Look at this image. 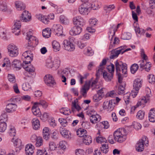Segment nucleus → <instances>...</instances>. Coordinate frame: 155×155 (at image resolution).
I'll return each mask as SVG.
<instances>
[{"label":"nucleus","mask_w":155,"mask_h":155,"mask_svg":"<svg viewBox=\"0 0 155 155\" xmlns=\"http://www.w3.org/2000/svg\"><path fill=\"white\" fill-rule=\"evenodd\" d=\"M96 140L97 143H101V145L105 142H107V140L100 134L99 136L96 137Z\"/></svg>","instance_id":"41"},{"label":"nucleus","mask_w":155,"mask_h":155,"mask_svg":"<svg viewBox=\"0 0 155 155\" xmlns=\"http://www.w3.org/2000/svg\"><path fill=\"white\" fill-rule=\"evenodd\" d=\"M96 128H97L98 130V132L97 133V134H100V130H102L104 128V125H103V124L102 122H98L97 123V124L96 125Z\"/></svg>","instance_id":"45"},{"label":"nucleus","mask_w":155,"mask_h":155,"mask_svg":"<svg viewBox=\"0 0 155 155\" xmlns=\"http://www.w3.org/2000/svg\"><path fill=\"white\" fill-rule=\"evenodd\" d=\"M43 137L46 140H48L49 138V130L47 127H45L43 130Z\"/></svg>","instance_id":"27"},{"label":"nucleus","mask_w":155,"mask_h":155,"mask_svg":"<svg viewBox=\"0 0 155 155\" xmlns=\"http://www.w3.org/2000/svg\"><path fill=\"white\" fill-rule=\"evenodd\" d=\"M130 97V94H126L124 96V100L127 104H128L129 103Z\"/></svg>","instance_id":"62"},{"label":"nucleus","mask_w":155,"mask_h":155,"mask_svg":"<svg viewBox=\"0 0 155 155\" xmlns=\"http://www.w3.org/2000/svg\"><path fill=\"white\" fill-rule=\"evenodd\" d=\"M109 148L108 143L107 142H105L101 145V150L103 153L106 154L109 151Z\"/></svg>","instance_id":"36"},{"label":"nucleus","mask_w":155,"mask_h":155,"mask_svg":"<svg viewBox=\"0 0 155 155\" xmlns=\"http://www.w3.org/2000/svg\"><path fill=\"white\" fill-rule=\"evenodd\" d=\"M101 71V69H100L97 71V72L96 74V78L95 80H93L92 82L91 81V87L92 88V90H94L96 89H97L99 88V87H97V84L98 82V79L100 75V72H99Z\"/></svg>","instance_id":"14"},{"label":"nucleus","mask_w":155,"mask_h":155,"mask_svg":"<svg viewBox=\"0 0 155 155\" xmlns=\"http://www.w3.org/2000/svg\"><path fill=\"white\" fill-rule=\"evenodd\" d=\"M125 86H123L122 85L119 86L118 90V92L119 94H123L124 93V90Z\"/></svg>","instance_id":"55"},{"label":"nucleus","mask_w":155,"mask_h":155,"mask_svg":"<svg viewBox=\"0 0 155 155\" xmlns=\"http://www.w3.org/2000/svg\"><path fill=\"white\" fill-rule=\"evenodd\" d=\"M149 82L151 84H153L155 82V76L153 74H150L148 76Z\"/></svg>","instance_id":"53"},{"label":"nucleus","mask_w":155,"mask_h":155,"mask_svg":"<svg viewBox=\"0 0 155 155\" xmlns=\"http://www.w3.org/2000/svg\"><path fill=\"white\" fill-rule=\"evenodd\" d=\"M15 5L16 8L18 10H24L25 8V6L22 2L20 1L15 2Z\"/></svg>","instance_id":"29"},{"label":"nucleus","mask_w":155,"mask_h":155,"mask_svg":"<svg viewBox=\"0 0 155 155\" xmlns=\"http://www.w3.org/2000/svg\"><path fill=\"white\" fill-rule=\"evenodd\" d=\"M43 140L42 137H38V138L35 143L36 147H39L42 146L43 144Z\"/></svg>","instance_id":"47"},{"label":"nucleus","mask_w":155,"mask_h":155,"mask_svg":"<svg viewBox=\"0 0 155 155\" xmlns=\"http://www.w3.org/2000/svg\"><path fill=\"white\" fill-rule=\"evenodd\" d=\"M103 78L106 81H110L113 79L114 74L106 71L103 73Z\"/></svg>","instance_id":"25"},{"label":"nucleus","mask_w":155,"mask_h":155,"mask_svg":"<svg viewBox=\"0 0 155 155\" xmlns=\"http://www.w3.org/2000/svg\"><path fill=\"white\" fill-rule=\"evenodd\" d=\"M114 64L116 68V74L118 75L119 82H122L121 73L123 74H126L127 73V67L126 64L124 63L122 61H116Z\"/></svg>","instance_id":"1"},{"label":"nucleus","mask_w":155,"mask_h":155,"mask_svg":"<svg viewBox=\"0 0 155 155\" xmlns=\"http://www.w3.org/2000/svg\"><path fill=\"white\" fill-rule=\"evenodd\" d=\"M31 32H28L26 35V39L28 40V45L26 47L27 49L33 50L34 47L38 44V40L36 38L30 35Z\"/></svg>","instance_id":"4"},{"label":"nucleus","mask_w":155,"mask_h":155,"mask_svg":"<svg viewBox=\"0 0 155 155\" xmlns=\"http://www.w3.org/2000/svg\"><path fill=\"white\" fill-rule=\"evenodd\" d=\"M107 68L109 73L114 74L115 70V66L114 64H111L110 65L108 66Z\"/></svg>","instance_id":"50"},{"label":"nucleus","mask_w":155,"mask_h":155,"mask_svg":"<svg viewBox=\"0 0 155 155\" xmlns=\"http://www.w3.org/2000/svg\"><path fill=\"white\" fill-rule=\"evenodd\" d=\"M73 22L74 24L83 26L85 25L86 21L80 16H77L73 18Z\"/></svg>","instance_id":"13"},{"label":"nucleus","mask_w":155,"mask_h":155,"mask_svg":"<svg viewBox=\"0 0 155 155\" xmlns=\"http://www.w3.org/2000/svg\"><path fill=\"white\" fill-rule=\"evenodd\" d=\"M115 101L114 99H112L109 101H105L103 103V108L107 111L110 112L114 109Z\"/></svg>","instance_id":"8"},{"label":"nucleus","mask_w":155,"mask_h":155,"mask_svg":"<svg viewBox=\"0 0 155 155\" xmlns=\"http://www.w3.org/2000/svg\"><path fill=\"white\" fill-rule=\"evenodd\" d=\"M53 48L55 51H59L60 48V45L58 42L56 41H54L52 43Z\"/></svg>","instance_id":"39"},{"label":"nucleus","mask_w":155,"mask_h":155,"mask_svg":"<svg viewBox=\"0 0 155 155\" xmlns=\"http://www.w3.org/2000/svg\"><path fill=\"white\" fill-rule=\"evenodd\" d=\"M8 116L7 112L5 111L2 112L1 115V122H5L7 120Z\"/></svg>","instance_id":"43"},{"label":"nucleus","mask_w":155,"mask_h":155,"mask_svg":"<svg viewBox=\"0 0 155 155\" xmlns=\"http://www.w3.org/2000/svg\"><path fill=\"white\" fill-rule=\"evenodd\" d=\"M32 127L34 129L37 130L40 127V122L38 118L33 119L32 120Z\"/></svg>","instance_id":"28"},{"label":"nucleus","mask_w":155,"mask_h":155,"mask_svg":"<svg viewBox=\"0 0 155 155\" xmlns=\"http://www.w3.org/2000/svg\"><path fill=\"white\" fill-rule=\"evenodd\" d=\"M8 54L12 57L17 56L18 54V47L13 44H10L7 46Z\"/></svg>","instance_id":"7"},{"label":"nucleus","mask_w":155,"mask_h":155,"mask_svg":"<svg viewBox=\"0 0 155 155\" xmlns=\"http://www.w3.org/2000/svg\"><path fill=\"white\" fill-rule=\"evenodd\" d=\"M34 147L32 144H28L25 147V152L27 155H32L34 153Z\"/></svg>","instance_id":"23"},{"label":"nucleus","mask_w":155,"mask_h":155,"mask_svg":"<svg viewBox=\"0 0 155 155\" xmlns=\"http://www.w3.org/2000/svg\"><path fill=\"white\" fill-rule=\"evenodd\" d=\"M148 142L147 137L146 136H143L136 144L135 148L136 151L138 152L143 151L144 149V145L147 146L148 145Z\"/></svg>","instance_id":"5"},{"label":"nucleus","mask_w":155,"mask_h":155,"mask_svg":"<svg viewBox=\"0 0 155 155\" xmlns=\"http://www.w3.org/2000/svg\"><path fill=\"white\" fill-rule=\"evenodd\" d=\"M12 141L13 143L15 146H18V147L21 145V141L19 139H16L13 137L12 139Z\"/></svg>","instance_id":"44"},{"label":"nucleus","mask_w":155,"mask_h":155,"mask_svg":"<svg viewBox=\"0 0 155 155\" xmlns=\"http://www.w3.org/2000/svg\"><path fill=\"white\" fill-rule=\"evenodd\" d=\"M45 83L47 86L54 87L56 85V82L52 76L50 74L46 75L44 78Z\"/></svg>","instance_id":"10"},{"label":"nucleus","mask_w":155,"mask_h":155,"mask_svg":"<svg viewBox=\"0 0 155 155\" xmlns=\"http://www.w3.org/2000/svg\"><path fill=\"white\" fill-rule=\"evenodd\" d=\"M83 140L84 143L87 145H89L92 143L91 137L87 134L84 136V137L83 138Z\"/></svg>","instance_id":"31"},{"label":"nucleus","mask_w":155,"mask_h":155,"mask_svg":"<svg viewBox=\"0 0 155 155\" xmlns=\"http://www.w3.org/2000/svg\"><path fill=\"white\" fill-rule=\"evenodd\" d=\"M31 88V85L27 82L24 83L22 85V88L25 91H27Z\"/></svg>","instance_id":"51"},{"label":"nucleus","mask_w":155,"mask_h":155,"mask_svg":"<svg viewBox=\"0 0 155 155\" xmlns=\"http://www.w3.org/2000/svg\"><path fill=\"white\" fill-rule=\"evenodd\" d=\"M25 61L24 62V64H28L30 63L31 61H32L33 59V57H28L25 58Z\"/></svg>","instance_id":"64"},{"label":"nucleus","mask_w":155,"mask_h":155,"mask_svg":"<svg viewBox=\"0 0 155 155\" xmlns=\"http://www.w3.org/2000/svg\"><path fill=\"white\" fill-rule=\"evenodd\" d=\"M23 67L25 70L28 71L30 74L33 75L35 73V68L31 65H27L23 64Z\"/></svg>","instance_id":"22"},{"label":"nucleus","mask_w":155,"mask_h":155,"mask_svg":"<svg viewBox=\"0 0 155 155\" xmlns=\"http://www.w3.org/2000/svg\"><path fill=\"white\" fill-rule=\"evenodd\" d=\"M67 145V143L64 141H61L59 143V148H61L64 150L66 148V146Z\"/></svg>","instance_id":"52"},{"label":"nucleus","mask_w":155,"mask_h":155,"mask_svg":"<svg viewBox=\"0 0 155 155\" xmlns=\"http://www.w3.org/2000/svg\"><path fill=\"white\" fill-rule=\"evenodd\" d=\"M143 84V80L139 78H137L135 79L133 83V87L134 90H139Z\"/></svg>","instance_id":"16"},{"label":"nucleus","mask_w":155,"mask_h":155,"mask_svg":"<svg viewBox=\"0 0 155 155\" xmlns=\"http://www.w3.org/2000/svg\"><path fill=\"white\" fill-rule=\"evenodd\" d=\"M151 95L150 94H147L145 97H143L141 98L140 101H139L136 105L134 106L131 108V111H134L136 108L140 106L143 105L148 101H150V98Z\"/></svg>","instance_id":"9"},{"label":"nucleus","mask_w":155,"mask_h":155,"mask_svg":"<svg viewBox=\"0 0 155 155\" xmlns=\"http://www.w3.org/2000/svg\"><path fill=\"white\" fill-rule=\"evenodd\" d=\"M138 68V66L137 64H133L130 67V71L132 73H135Z\"/></svg>","instance_id":"49"},{"label":"nucleus","mask_w":155,"mask_h":155,"mask_svg":"<svg viewBox=\"0 0 155 155\" xmlns=\"http://www.w3.org/2000/svg\"><path fill=\"white\" fill-rule=\"evenodd\" d=\"M61 134L63 137L66 138H70L71 136V134L69 131L63 130L61 132Z\"/></svg>","instance_id":"42"},{"label":"nucleus","mask_w":155,"mask_h":155,"mask_svg":"<svg viewBox=\"0 0 155 155\" xmlns=\"http://www.w3.org/2000/svg\"><path fill=\"white\" fill-rule=\"evenodd\" d=\"M34 104H36V105L39 107L41 106L44 108H46L48 106L47 104L44 100H41L39 102H35Z\"/></svg>","instance_id":"38"},{"label":"nucleus","mask_w":155,"mask_h":155,"mask_svg":"<svg viewBox=\"0 0 155 155\" xmlns=\"http://www.w3.org/2000/svg\"><path fill=\"white\" fill-rule=\"evenodd\" d=\"M64 48L66 50L69 51H72L75 49L74 45L70 41L67 40L64 41L63 43Z\"/></svg>","instance_id":"11"},{"label":"nucleus","mask_w":155,"mask_h":155,"mask_svg":"<svg viewBox=\"0 0 155 155\" xmlns=\"http://www.w3.org/2000/svg\"><path fill=\"white\" fill-rule=\"evenodd\" d=\"M101 98L102 97H101L100 95L96 94L93 96V100L94 102H97L100 101Z\"/></svg>","instance_id":"61"},{"label":"nucleus","mask_w":155,"mask_h":155,"mask_svg":"<svg viewBox=\"0 0 155 155\" xmlns=\"http://www.w3.org/2000/svg\"><path fill=\"white\" fill-rule=\"evenodd\" d=\"M144 116V112L142 110H139L137 113V117L140 119L143 118Z\"/></svg>","instance_id":"58"},{"label":"nucleus","mask_w":155,"mask_h":155,"mask_svg":"<svg viewBox=\"0 0 155 155\" xmlns=\"http://www.w3.org/2000/svg\"><path fill=\"white\" fill-rule=\"evenodd\" d=\"M52 61L53 63L55 69H56L58 68L61 62L58 56L55 57Z\"/></svg>","instance_id":"32"},{"label":"nucleus","mask_w":155,"mask_h":155,"mask_svg":"<svg viewBox=\"0 0 155 155\" xmlns=\"http://www.w3.org/2000/svg\"><path fill=\"white\" fill-rule=\"evenodd\" d=\"M151 64L150 62L147 61L144 66L143 69H145L146 71L148 72L150 69Z\"/></svg>","instance_id":"59"},{"label":"nucleus","mask_w":155,"mask_h":155,"mask_svg":"<svg viewBox=\"0 0 155 155\" xmlns=\"http://www.w3.org/2000/svg\"><path fill=\"white\" fill-rule=\"evenodd\" d=\"M12 64L14 68L18 70H20L21 68V63L19 60H14L12 62Z\"/></svg>","instance_id":"30"},{"label":"nucleus","mask_w":155,"mask_h":155,"mask_svg":"<svg viewBox=\"0 0 155 155\" xmlns=\"http://www.w3.org/2000/svg\"><path fill=\"white\" fill-rule=\"evenodd\" d=\"M126 130L123 128L117 129L113 134L114 140L119 143L124 142L126 139Z\"/></svg>","instance_id":"2"},{"label":"nucleus","mask_w":155,"mask_h":155,"mask_svg":"<svg viewBox=\"0 0 155 155\" xmlns=\"http://www.w3.org/2000/svg\"><path fill=\"white\" fill-rule=\"evenodd\" d=\"M59 21L61 24L65 25H68L69 23V20L63 15L60 16Z\"/></svg>","instance_id":"37"},{"label":"nucleus","mask_w":155,"mask_h":155,"mask_svg":"<svg viewBox=\"0 0 155 155\" xmlns=\"http://www.w3.org/2000/svg\"><path fill=\"white\" fill-rule=\"evenodd\" d=\"M121 50L122 49L120 47L111 51H110V58L113 59L117 58L120 54H123Z\"/></svg>","instance_id":"15"},{"label":"nucleus","mask_w":155,"mask_h":155,"mask_svg":"<svg viewBox=\"0 0 155 155\" xmlns=\"http://www.w3.org/2000/svg\"><path fill=\"white\" fill-rule=\"evenodd\" d=\"M49 149L51 151H53L57 148L56 143L53 141H50L49 143Z\"/></svg>","instance_id":"40"},{"label":"nucleus","mask_w":155,"mask_h":155,"mask_svg":"<svg viewBox=\"0 0 155 155\" xmlns=\"http://www.w3.org/2000/svg\"><path fill=\"white\" fill-rule=\"evenodd\" d=\"M6 127L7 124L5 122H1V132H4Z\"/></svg>","instance_id":"60"},{"label":"nucleus","mask_w":155,"mask_h":155,"mask_svg":"<svg viewBox=\"0 0 155 155\" xmlns=\"http://www.w3.org/2000/svg\"><path fill=\"white\" fill-rule=\"evenodd\" d=\"M38 19L40 20L42 22L45 24H48L49 22L47 17L46 16L39 14L38 17Z\"/></svg>","instance_id":"34"},{"label":"nucleus","mask_w":155,"mask_h":155,"mask_svg":"<svg viewBox=\"0 0 155 155\" xmlns=\"http://www.w3.org/2000/svg\"><path fill=\"white\" fill-rule=\"evenodd\" d=\"M78 102V99H77L72 102L71 111L68 108H62L60 110V112L64 115H68L71 113L72 112L74 113L76 110L79 111L81 109V107L77 103Z\"/></svg>","instance_id":"3"},{"label":"nucleus","mask_w":155,"mask_h":155,"mask_svg":"<svg viewBox=\"0 0 155 155\" xmlns=\"http://www.w3.org/2000/svg\"><path fill=\"white\" fill-rule=\"evenodd\" d=\"M87 114L89 116L90 121L91 123L95 124L99 122L101 119V116L97 114L94 110L89 111L87 112Z\"/></svg>","instance_id":"6"},{"label":"nucleus","mask_w":155,"mask_h":155,"mask_svg":"<svg viewBox=\"0 0 155 155\" xmlns=\"http://www.w3.org/2000/svg\"><path fill=\"white\" fill-rule=\"evenodd\" d=\"M8 79L9 81L12 83H15L16 82L15 77L12 74H9L8 75Z\"/></svg>","instance_id":"54"},{"label":"nucleus","mask_w":155,"mask_h":155,"mask_svg":"<svg viewBox=\"0 0 155 155\" xmlns=\"http://www.w3.org/2000/svg\"><path fill=\"white\" fill-rule=\"evenodd\" d=\"M82 31V28L78 26H75L73 27L70 31V34L71 35H76L80 34Z\"/></svg>","instance_id":"19"},{"label":"nucleus","mask_w":155,"mask_h":155,"mask_svg":"<svg viewBox=\"0 0 155 155\" xmlns=\"http://www.w3.org/2000/svg\"><path fill=\"white\" fill-rule=\"evenodd\" d=\"M87 134V131L82 128H79L76 131L77 135L80 137H83V138L84 137V136L86 135Z\"/></svg>","instance_id":"33"},{"label":"nucleus","mask_w":155,"mask_h":155,"mask_svg":"<svg viewBox=\"0 0 155 155\" xmlns=\"http://www.w3.org/2000/svg\"><path fill=\"white\" fill-rule=\"evenodd\" d=\"M58 121L61 125L63 127H65L68 125V122L64 118H60L58 119Z\"/></svg>","instance_id":"57"},{"label":"nucleus","mask_w":155,"mask_h":155,"mask_svg":"<svg viewBox=\"0 0 155 155\" xmlns=\"http://www.w3.org/2000/svg\"><path fill=\"white\" fill-rule=\"evenodd\" d=\"M149 120L152 122H155V108H151L149 113Z\"/></svg>","instance_id":"26"},{"label":"nucleus","mask_w":155,"mask_h":155,"mask_svg":"<svg viewBox=\"0 0 155 155\" xmlns=\"http://www.w3.org/2000/svg\"><path fill=\"white\" fill-rule=\"evenodd\" d=\"M31 19V16L28 12L26 11H24L21 15V20L24 22L29 21Z\"/></svg>","instance_id":"17"},{"label":"nucleus","mask_w":155,"mask_h":155,"mask_svg":"<svg viewBox=\"0 0 155 155\" xmlns=\"http://www.w3.org/2000/svg\"><path fill=\"white\" fill-rule=\"evenodd\" d=\"M121 25L122 24L121 23L118 24L116 27V26L115 25H113L112 27H110V33H111L112 30L113 31V35H111L112 36H113L114 35L115 32L117 31V29L119 27L120 25Z\"/></svg>","instance_id":"46"},{"label":"nucleus","mask_w":155,"mask_h":155,"mask_svg":"<svg viewBox=\"0 0 155 155\" xmlns=\"http://www.w3.org/2000/svg\"><path fill=\"white\" fill-rule=\"evenodd\" d=\"M37 155H48V153L46 150H38L36 152Z\"/></svg>","instance_id":"56"},{"label":"nucleus","mask_w":155,"mask_h":155,"mask_svg":"<svg viewBox=\"0 0 155 155\" xmlns=\"http://www.w3.org/2000/svg\"><path fill=\"white\" fill-rule=\"evenodd\" d=\"M32 111L33 114L38 117H40L41 116V113L39 107L36 105V104H34L32 108Z\"/></svg>","instance_id":"24"},{"label":"nucleus","mask_w":155,"mask_h":155,"mask_svg":"<svg viewBox=\"0 0 155 155\" xmlns=\"http://www.w3.org/2000/svg\"><path fill=\"white\" fill-rule=\"evenodd\" d=\"M63 29L62 26L60 24H54L51 28V30L54 31L55 34L58 36L63 35Z\"/></svg>","instance_id":"12"},{"label":"nucleus","mask_w":155,"mask_h":155,"mask_svg":"<svg viewBox=\"0 0 155 155\" xmlns=\"http://www.w3.org/2000/svg\"><path fill=\"white\" fill-rule=\"evenodd\" d=\"M17 107V105L15 104L9 103L6 105L5 110L7 112L12 113L16 110Z\"/></svg>","instance_id":"18"},{"label":"nucleus","mask_w":155,"mask_h":155,"mask_svg":"<svg viewBox=\"0 0 155 155\" xmlns=\"http://www.w3.org/2000/svg\"><path fill=\"white\" fill-rule=\"evenodd\" d=\"M14 25L12 29L13 32H14L16 30H18V32L15 33V35H18L19 33H20V31L19 30L21 26V22L19 20H17L14 21Z\"/></svg>","instance_id":"20"},{"label":"nucleus","mask_w":155,"mask_h":155,"mask_svg":"<svg viewBox=\"0 0 155 155\" xmlns=\"http://www.w3.org/2000/svg\"><path fill=\"white\" fill-rule=\"evenodd\" d=\"M90 8L85 7L84 5L82 4L79 8V11L80 13L83 15H88L90 11Z\"/></svg>","instance_id":"21"},{"label":"nucleus","mask_w":155,"mask_h":155,"mask_svg":"<svg viewBox=\"0 0 155 155\" xmlns=\"http://www.w3.org/2000/svg\"><path fill=\"white\" fill-rule=\"evenodd\" d=\"M9 134V135L12 136L14 137L15 135L16 131L14 126H11L10 127Z\"/></svg>","instance_id":"48"},{"label":"nucleus","mask_w":155,"mask_h":155,"mask_svg":"<svg viewBox=\"0 0 155 155\" xmlns=\"http://www.w3.org/2000/svg\"><path fill=\"white\" fill-rule=\"evenodd\" d=\"M7 32L6 30L2 32V35H1L2 39L4 41H6L8 40V38L7 36Z\"/></svg>","instance_id":"63"},{"label":"nucleus","mask_w":155,"mask_h":155,"mask_svg":"<svg viewBox=\"0 0 155 155\" xmlns=\"http://www.w3.org/2000/svg\"><path fill=\"white\" fill-rule=\"evenodd\" d=\"M51 29L49 28H47L43 30L42 31V35L45 38H48L50 36L51 34Z\"/></svg>","instance_id":"35"}]
</instances>
